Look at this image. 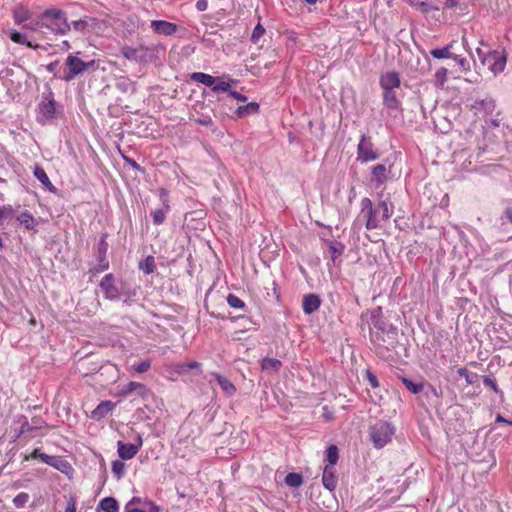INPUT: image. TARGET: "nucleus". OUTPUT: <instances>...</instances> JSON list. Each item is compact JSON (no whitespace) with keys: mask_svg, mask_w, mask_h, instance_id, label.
<instances>
[{"mask_svg":"<svg viewBox=\"0 0 512 512\" xmlns=\"http://www.w3.org/2000/svg\"><path fill=\"white\" fill-rule=\"evenodd\" d=\"M325 460L328 462L326 466L334 467L337 464L339 460V450L336 445L332 444L326 449Z\"/></svg>","mask_w":512,"mask_h":512,"instance_id":"4c0bfd02","label":"nucleus"},{"mask_svg":"<svg viewBox=\"0 0 512 512\" xmlns=\"http://www.w3.org/2000/svg\"><path fill=\"white\" fill-rule=\"evenodd\" d=\"M194 121L202 126L211 127L214 125L213 119L208 115H203L201 117L195 118Z\"/></svg>","mask_w":512,"mask_h":512,"instance_id":"4d7b16f0","label":"nucleus"},{"mask_svg":"<svg viewBox=\"0 0 512 512\" xmlns=\"http://www.w3.org/2000/svg\"><path fill=\"white\" fill-rule=\"evenodd\" d=\"M507 62L505 52H499L497 50L489 51L486 56L482 59V63L487 65L489 70L497 75L504 71Z\"/></svg>","mask_w":512,"mask_h":512,"instance_id":"1a4fd4ad","label":"nucleus"},{"mask_svg":"<svg viewBox=\"0 0 512 512\" xmlns=\"http://www.w3.org/2000/svg\"><path fill=\"white\" fill-rule=\"evenodd\" d=\"M365 378L369 382L370 386L372 388H378L379 387V381L377 376L371 371V369L365 370Z\"/></svg>","mask_w":512,"mask_h":512,"instance_id":"5fc2aeb1","label":"nucleus"},{"mask_svg":"<svg viewBox=\"0 0 512 512\" xmlns=\"http://www.w3.org/2000/svg\"><path fill=\"white\" fill-rule=\"evenodd\" d=\"M394 434V427L388 422H378L370 428L371 441L375 448H383Z\"/></svg>","mask_w":512,"mask_h":512,"instance_id":"423d86ee","label":"nucleus"},{"mask_svg":"<svg viewBox=\"0 0 512 512\" xmlns=\"http://www.w3.org/2000/svg\"><path fill=\"white\" fill-rule=\"evenodd\" d=\"M151 28L156 34L170 36L177 31L178 26L165 20H153L151 21Z\"/></svg>","mask_w":512,"mask_h":512,"instance_id":"dca6fc26","label":"nucleus"},{"mask_svg":"<svg viewBox=\"0 0 512 512\" xmlns=\"http://www.w3.org/2000/svg\"><path fill=\"white\" fill-rule=\"evenodd\" d=\"M370 319V342L374 341V335L377 334L378 336H383L390 328H397L384 319L382 308L380 306L372 310Z\"/></svg>","mask_w":512,"mask_h":512,"instance_id":"0eeeda50","label":"nucleus"},{"mask_svg":"<svg viewBox=\"0 0 512 512\" xmlns=\"http://www.w3.org/2000/svg\"><path fill=\"white\" fill-rule=\"evenodd\" d=\"M139 269L146 274H151L155 270V259L149 255L144 260L139 262Z\"/></svg>","mask_w":512,"mask_h":512,"instance_id":"ea45409f","label":"nucleus"},{"mask_svg":"<svg viewBox=\"0 0 512 512\" xmlns=\"http://www.w3.org/2000/svg\"><path fill=\"white\" fill-rule=\"evenodd\" d=\"M217 78V82H215L214 85H212V90L214 92H227L229 94L231 88H230V84L228 82H225L223 80H221L220 77H216Z\"/></svg>","mask_w":512,"mask_h":512,"instance_id":"a18cd8bd","label":"nucleus"},{"mask_svg":"<svg viewBox=\"0 0 512 512\" xmlns=\"http://www.w3.org/2000/svg\"><path fill=\"white\" fill-rule=\"evenodd\" d=\"M452 46H453V43L450 42L443 48L432 49L430 51V55L435 59H447V58L458 59V55L453 54L451 52Z\"/></svg>","mask_w":512,"mask_h":512,"instance_id":"bb28decb","label":"nucleus"},{"mask_svg":"<svg viewBox=\"0 0 512 512\" xmlns=\"http://www.w3.org/2000/svg\"><path fill=\"white\" fill-rule=\"evenodd\" d=\"M483 383L486 387L492 389L496 394H503V392L498 388L496 380L491 375L483 376Z\"/></svg>","mask_w":512,"mask_h":512,"instance_id":"49530a36","label":"nucleus"},{"mask_svg":"<svg viewBox=\"0 0 512 512\" xmlns=\"http://www.w3.org/2000/svg\"><path fill=\"white\" fill-rule=\"evenodd\" d=\"M371 344L378 357L382 359H393V353L398 354V328H390L383 336L374 335V341L371 342Z\"/></svg>","mask_w":512,"mask_h":512,"instance_id":"f03ea898","label":"nucleus"},{"mask_svg":"<svg viewBox=\"0 0 512 512\" xmlns=\"http://www.w3.org/2000/svg\"><path fill=\"white\" fill-rule=\"evenodd\" d=\"M150 367H151V361L150 360H144V361H141L138 364L133 365V369L137 373H145L146 371L149 370Z\"/></svg>","mask_w":512,"mask_h":512,"instance_id":"6e6d98bb","label":"nucleus"},{"mask_svg":"<svg viewBox=\"0 0 512 512\" xmlns=\"http://www.w3.org/2000/svg\"><path fill=\"white\" fill-rule=\"evenodd\" d=\"M376 208L378 212L381 211V219L386 221L392 216L394 206L385 199L380 200Z\"/></svg>","mask_w":512,"mask_h":512,"instance_id":"72a5a7b5","label":"nucleus"},{"mask_svg":"<svg viewBox=\"0 0 512 512\" xmlns=\"http://www.w3.org/2000/svg\"><path fill=\"white\" fill-rule=\"evenodd\" d=\"M0 212L2 214V218H13L14 217V209L11 205H4L0 207Z\"/></svg>","mask_w":512,"mask_h":512,"instance_id":"bf43d9fd","label":"nucleus"},{"mask_svg":"<svg viewBox=\"0 0 512 512\" xmlns=\"http://www.w3.org/2000/svg\"><path fill=\"white\" fill-rule=\"evenodd\" d=\"M281 366L282 363L280 360L270 357H265L261 363L262 370L269 372H278Z\"/></svg>","mask_w":512,"mask_h":512,"instance_id":"f704fd0d","label":"nucleus"},{"mask_svg":"<svg viewBox=\"0 0 512 512\" xmlns=\"http://www.w3.org/2000/svg\"><path fill=\"white\" fill-rule=\"evenodd\" d=\"M29 501L28 493L21 492L17 494L13 499V504L16 508H22Z\"/></svg>","mask_w":512,"mask_h":512,"instance_id":"de8ad7c7","label":"nucleus"},{"mask_svg":"<svg viewBox=\"0 0 512 512\" xmlns=\"http://www.w3.org/2000/svg\"><path fill=\"white\" fill-rule=\"evenodd\" d=\"M379 85L382 90H395L400 87V75L396 71H389L380 76Z\"/></svg>","mask_w":512,"mask_h":512,"instance_id":"4468645a","label":"nucleus"},{"mask_svg":"<svg viewBox=\"0 0 512 512\" xmlns=\"http://www.w3.org/2000/svg\"><path fill=\"white\" fill-rule=\"evenodd\" d=\"M227 303L230 307L235 309H242L245 307L244 301L232 293L228 294Z\"/></svg>","mask_w":512,"mask_h":512,"instance_id":"37998d69","label":"nucleus"},{"mask_svg":"<svg viewBox=\"0 0 512 512\" xmlns=\"http://www.w3.org/2000/svg\"><path fill=\"white\" fill-rule=\"evenodd\" d=\"M159 196L162 207L151 213L154 225H162L166 220L167 213L170 211L168 191L165 188H160Z\"/></svg>","mask_w":512,"mask_h":512,"instance_id":"9b49d317","label":"nucleus"},{"mask_svg":"<svg viewBox=\"0 0 512 512\" xmlns=\"http://www.w3.org/2000/svg\"><path fill=\"white\" fill-rule=\"evenodd\" d=\"M96 511L99 512H119L118 501L111 496L103 498L97 505Z\"/></svg>","mask_w":512,"mask_h":512,"instance_id":"393cba45","label":"nucleus"},{"mask_svg":"<svg viewBox=\"0 0 512 512\" xmlns=\"http://www.w3.org/2000/svg\"><path fill=\"white\" fill-rule=\"evenodd\" d=\"M39 429V426L37 425H32L31 423H29L26 419L25 421L21 424L20 426V431L19 433L20 434H24V433H27V432H31V431H34V430H37Z\"/></svg>","mask_w":512,"mask_h":512,"instance_id":"13d9d810","label":"nucleus"},{"mask_svg":"<svg viewBox=\"0 0 512 512\" xmlns=\"http://www.w3.org/2000/svg\"><path fill=\"white\" fill-rule=\"evenodd\" d=\"M54 460L56 461H53L50 466L54 467L55 469L61 472H66V470L70 468L69 463L65 459H63V457L55 456Z\"/></svg>","mask_w":512,"mask_h":512,"instance_id":"c03bdc74","label":"nucleus"},{"mask_svg":"<svg viewBox=\"0 0 512 512\" xmlns=\"http://www.w3.org/2000/svg\"><path fill=\"white\" fill-rule=\"evenodd\" d=\"M321 305V299L316 294H308L303 298V311L305 314L310 315L317 311Z\"/></svg>","mask_w":512,"mask_h":512,"instance_id":"412c9836","label":"nucleus"},{"mask_svg":"<svg viewBox=\"0 0 512 512\" xmlns=\"http://www.w3.org/2000/svg\"><path fill=\"white\" fill-rule=\"evenodd\" d=\"M383 105L389 111L403 112L401 101L398 98L396 90H383Z\"/></svg>","mask_w":512,"mask_h":512,"instance_id":"2eb2a0df","label":"nucleus"},{"mask_svg":"<svg viewBox=\"0 0 512 512\" xmlns=\"http://www.w3.org/2000/svg\"><path fill=\"white\" fill-rule=\"evenodd\" d=\"M133 392H135L142 399H147L152 395L151 390L148 389L144 384L134 381H130L124 385L119 394L121 396H127Z\"/></svg>","mask_w":512,"mask_h":512,"instance_id":"ddd939ff","label":"nucleus"},{"mask_svg":"<svg viewBox=\"0 0 512 512\" xmlns=\"http://www.w3.org/2000/svg\"><path fill=\"white\" fill-rule=\"evenodd\" d=\"M126 163H128L133 169L140 171L142 173L145 172V169L141 167L134 159L123 156Z\"/></svg>","mask_w":512,"mask_h":512,"instance_id":"69168bd1","label":"nucleus"},{"mask_svg":"<svg viewBox=\"0 0 512 512\" xmlns=\"http://www.w3.org/2000/svg\"><path fill=\"white\" fill-rule=\"evenodd\" d=\"M84 19H85V22H87L88 31H93L97 27H99L100 24L104 23V21H101L95 17L86 16V17H84Z\"/></svg>","mask_w":512,"mask_h":512,"instance_id":"864d4df0","label":"nucleus"},{"mask_svg":"<svg viewBox=\"0 0 512 512\" xmlns=\"http://www.w3.org/2000/svg\"><path fill=\"white\" fill-rule=\"evenodd\" d=\"M33 174L48 191L52 193L57 192V188L52 184L47 173L40 165H35Z\"/></svg>","mask_w":512,"mask_h":512,"instance_id":"4be33fe9","label":"nucleus"},{"mask_svg":"<svg viewBox=\"0 0 512 512\" xmlns=\"http://www.w3.org/2000/svg\"><path fill=\"white\" fill-rule=\"evenodd\" d=\"M360 206H361V212L362 213L371 211L372 207H374L371 199L368 198V197H364L361 200Z\"/></svg>","mask_w":512,"mask_h":512,"instance_id":"680f3d73","label":"nucleus"},{"mask_svg":"<svg viewBox=\"0 0 512 512\" xmlns=\"http://www.w3.org/2000/svg\"><path fill=\"white\" fill-rule=\"evenodd\" d=\"M58 103L50 87L42 94V100L37 106V121L41 124L52 123L61 112L57 110Z\"/></svg>","mask_w":512,"mask_h":512,"instance_id":"7ed1b4c3","label":"nucleus"},{"mask_svg":"<svg viewBox=\"0 0 512 512\" xmlns=\"http://www.w3.org/2000/svg\"><path fill=\"white\" fill-rule=\"evenodd\" d=\"M13 18L16 24L23 25L31 19V12L25 8H17L13 11Z\"/></svg>","mask_w":512,"mask_h":512,"instance_id":"e433bc0d","label":"nucleus"},{"mask_svg":"<svg viewBox=\"0 0 512 512\" xmlns=\"http://www.w3.org/2000/svg\"><path fill=\"white\" fill-rule=\"evenodd\" d=\"M190 79L192 81H195V82H198V83H201L207 87H212V85L215 84V82H217V78L210 75V74H206V73H203V72H194L190 75Z\"/></svg>","mask_w":512,"mask_h":512,"instance_id":"c756f323","label":"nucleus"},{"mask_svg":"<svg viewBox=\"0 0 512 512\" xmlns=\"http://www.w3.org/2000/svg\"><path fill=\"white\" fill-rule=\"evenodd\" d=\"M471 109L483 113L484 115H490L495 110V101L491 97L476 99L471 105Z\"/></svg>","mask_w":512,"mask_h":512,"instance_id":"f3484780","label":"nucleus"},{"mask_svg":"<svg viewBox=\"0 0 512 512\" xmlns=\"http://www.w3.org/2000/svg\"><path fill=\"white\" fill-rule=\"evenodd\" d=\"M144 504L147 507L144 512H161V507L151 500H144Z\"/></svg>","mask_w":512,"mask_h":512,"instance_id":"052dcab7","label":"nucleus"},{"mask_svg":"<svg viewBox=\"0 0 512 512\" xmlns=\"http://www.w3.org/2000/svg\"><path fill=\"white\" fill-rule=\"evenodd\" d=\"M186 367H188V370H195V375H200L202 373L201 370V363L197 361H189L186 362Z\"/></svg>","mask_w":512,"mask_h":512,"instance_id":"e2e57ef3","label":"nucleus"},{"mask_svg":"<svg viewBox=\"0 0 512 512\" xmlns=\"http://www.w3.org/2000/svg\"><path fill=\"white\" fill-rule=\"evenodd\" d=\"M9 37L14 43L25 45L32 49H38L40 47L38 44L33 45L32 42L27 40V37L25 34L19 32V31H16V30H12L9 34Z\"/></svg>","mask_w":512,"mask_h":512,"instance_id":"2f4dec72","label":"nucleus"},{"mask_svg":"<svg viewBox=\"0 0 512 512\" xmlns=\"http://www.w3.org/2000/svg\"><path fill=\"white\" fill-rule=\"evenodd\" d=\"M379 217L376 207H372L371 211L366 212L365 227L367 230H374L379 227Z\"/></svg>","mask_w":512,"mask_h":512,"instance_id":"473e14b6","label":"nucleus"},{"mask_svg":"<svg viewBox=\"0 0 512 512\" xmlns=\"http://www.w3.org/2000/svg\"><path fill=\"white\" fill-rule=\"evenodd\" d=\"M386 172L387 169L384 164H377L372 167V181L376 183L377 187L383 185L387 181Z\"/></svg>","mask_w":512,"mask_h":512,"instance_id":"a878e982","label":"nucleus"},{"mask_svg":"<svg viewBox=\"0 0 512 512\" xmlns=\"http://www.w3.org/2000/svg\"><path fill=\"white\" fill-rule=\"evenodd\" d=\"M264 33L265 28L260 23H258L251 34V42L254 44L258 43L259 39L264 35Z\"/></svg>","mask_w":512,"mask_h":512,"instance_id":"09e8293b","label":"nucleus"},{"mask_svg":"<svg viewBox=\"0 0 512 512\" xmlns=\"http://www.w3.org/2000/svg\"><path fill=\"white\" fill-rule=\"evenodd\" d=\"M44 21L43 19H41L40 17L38 18V20H35V21H30L29 23H24L22 25V27L24 29H28V30H31V31H37V30H40L42 28H44Z\"/></svg>","mask_w":512,"mask_h":512,"instance_id":"8fccbe9b","label":"nucleus"},{"mask_svg":"<svg viewBox=\"0 0 512 512\" xmlns=\"http://www.w3.org/2000/svg\"><path fill=\"white\" fill-rule=\"evenodd\" d=\"M117 448L118 455L122 460H130L138 453L137 447L132 445V443L118 441Z\"/></svg>","mask_w":512,"mask_h":512,"instance_id":"b1692460","label":"nucleus"},{"mask_svg":"<svg viewBox=\"0 0 512 512\" xmlns=\"http://www.w3.org/2000/svg\"><path fill=\"white\" fill-rule=\"evenodd\" d=\"M379 158V154L373 150V143L371 137L365 134L361 136V139L357 146V160L362 163L374 161Z\"/></svg>","mask_w":512,"mask_h":512,"instance_id":"9d476101","label":"nucleus"},{"mask_svg":"<svg viewBox=\"0 0 512 512\" xmlns=\"http://www.w3.org/2000/svg\"><path fill=\"white\" fill-rule=\"evenodd\" d=\"M399 380L403 383V385L406 387V389L412 393V394H419L424 389L423 382H415L412 379L406 377V376H398Z\"/></svg>","mask_w":512,"mask_h":512,"instance_id":"c85d7f7f","label":"nucleus"},{"mask_svg":"<svg viewBox=\"0 0 512 512\" xmlns=\"http://www.w3.org/2000/svg\"><path fill=\"white\" fill-rule=\"evenodd\" d=\"M323 486L329 491H334L337 485V477L335 468L332 466H325L322 474Z\"/></svg>","mask_w":512,"mask_h":512,"instance_id":"aec40b11","label":"nucleus"},{"mask_svg":"<svg viewBox=\"0 0 512 512\" xmlns=\"http://www.w3.org/2000/svg\"><path fill=\"white\" fill-rule=\"evenodd\" d=\"M457 374H458L460 377H464V378H465V380H466V383H467V384H473V383H474V378H476V377H477V375H476V374L471 375V374L469 373V371L467 370V368H465V367H460V368H458V370H457Z\"/></svg>","mask_w":512,"mask_h":512,"instance_id":"603ef678","label":"nucleus"},{"mask_svg":"<svg viewBox=\"0 0 512 512\" xmlns=\"http://www.w3.org/2000/svg\"><path fill=\"white\" fill-rule=\"evenodd\" d=\"M322 241L328 246L331 261L333 264H336V259L345 251V245L342 242L336 240L322 238Z\"/></svg>","mask_w":512,"mask_h":512,"instance_id":"6ab92c4d","label":"nucleus"},{"mask_svg":"<svg viewBox=\"0 0 512 512\" xmlns=\"http://www.w3.org/2000/svg\"><path fill=\"white\" fill-rule=\"evenodd\" d=\"M58 65H59V60H55V61L49 63L48 65H46V70L50 73H53L55 78H60V76H61V75H57V73H56V69H57Z\"/></svg>","mask_w":512,"mask_h":512,"instance_id":"338daca9","label":"nucleus"},{"mask_svg":"<svg viewBox=\"0 0 512 512\" xmlns=\"http://www.w3.org/2000/svg\"><path fill=\"white\" fill-rule=\"evenodd\" d=\"M40 18L44 21V28L55 35L63 36L71 30V25L68 23L67 15L61 9H45L40 14Z\"/></svg>","mask_w":512,"mask_h":512,"instance_id":"f257e3e1","label":"nucleus"},{"mask_svg":"<svg viewBox=\"0 0 512 512\" xmlns=\"http://www.w3.org/2000/svg\"><path fill=\"white\" fill-rule=\"evenodd\" d=\"M65 512H76V499L74 496L69 497Z\"/></svg>","mask_w":512,"mask_h":512,"instance_id":"774afa93","label":"nucleus"},{"mask_svg":"<svg viewBox=\"0 0 512 512\" xmlns=\"http://www.w3.org/2000/svg\"><path fill=\"white\" fill-rule=\"evenodd\" d=\"M447 75H448V70L446 68H444V67L439 68L434 75L435 84L438 87H443L444 84L447 82Z\"/></svg>","mask_w":512,"mask_h":512,"instance_id":"a19ab883","label":"nucleus"},{"mask_svg":"<svg viewBox=\"0 0 512 512\" xmlns=\"http://www.w3.org/2000/svg\"><path fill=\"white\" fill-rule=\"evenodd\" d=\"M222 36L218 33V31H206L203 34L202 42L205 44L207 48H212L216 46L219 42L222 41Z\"/></svg>","mask_w":512,"mask_h":512,"instance_id":"7c9ffc66","label":"nucleus"},{"mask_svg":"<svg viewBox=\"0 0 512 512\" xmlns=\"http://www.w3.org/2000/svg\"><path fill=\"white\" fill-rule=\"evenodd\" d=\"M259 111V104L257 102H250L245 105L239 106L236 109L238 117H244L246 115L255 114Z\"/></svg>","mask_w":512,"mask_h":512,"instance_id":"c9c22d12","label":"nucleus"},{"mask_svg":"<svg viewBox=\"0 0 512 512\" xmlns=\"http://www.w3.org/2000/svg\"><path fill=\"white\" fill-rule=\"evenodd\" d=\"M112 472L117 479H121L125 473V463L121 460H114L112 462Z\"/></svg>","mask_w":512,"mask_h":512,"instance_id":"79ce46f5","label":"nucleus"},{"mask_svg":"<svg viewBox=\"0 0 512 512\" xmlns=\"http://www.w3.org/2000/svg\"><path fill=\"white\" fill-rule=\"evenodd\" d=\"M71 25V27L75 30V31H78V32H81V33H85L88 31V28H87V22H85V19H79V20H75V21H72L71 23H69Z\"/></svg>","mask_w":512,"mask_h":512,"instance_id":"3c124183","label":"nucleus"},{"mask_svg":"<svg viewBox=\"0 0 512 512\" xmlns=\"http://www.w3.org/2000/svg\"><path fill=\"white\" fill-rule=\"evenodd\" d=\"M94 64H95L94 60L85 62L82 59L78 58L77 56L70 54L66 58L65 69H64L63 74L60 76V79L66 81V82H70L73 79H75V77L82 75L89 68L93 67Z\"/></svg>","mask_w":512,"mask_h":512,"instance_id":"20e7f679","label":"nucleus"},{"mask_svg":"<svg viewBox=\"0 0 512 512\" xmlns=\"http://www.w3.org/2000/svg\"><path fill=\"white\" fill-rule=\"evenodd\" d=\"M115 403L109 400L101 401L91 412V418L101 420L105 418L115 407Z\"/></svg>","mask_w":512,"mask_h":512,"instance_id":"a211bd4d","label":"nucleus"},{"mask_svg":"<svg viewBox=\"0 0 512 512\" xmlns=\"http://www.w3.org/2000/svg\"><path fill=\"white\" fill-rule=\"evenodd\" d=\"M99 286L104 293V297L108 300H115L120 295L112 273L106 274L100 281Z\"/></svg>","mask_w":512,"mask_h":512,"instance_id":"f8f14e48","label":"nucleus"},{"mask_svg":"<svg viewBox=\"0 0 512 512\" xmlns=\"http://www.w3.org/2000/svg\"><path fill=\"white\" fill-rule=\"evenodd\" d=\"M120 53L125 59L141 64L151 63L154 59L152 49L144 45L138 47L124 45L121 47Z\"/></svg>","mask_w":512,"mask_h":512,"instance_id":"39448f33","label":"nucleus"},{"mask_svg":"<svg viewBox=\"0 0 512 512\" xmlns=\"http://www.w3.org/2000/svg\"><path fill=\"white\" fill-rule=\"evenodd\" d=\"M285 483L289 487L297 488L303 483V476L300 473L290 472L285 477Z\"/></svg>","mask_w":512,"mask_h":512,"instance_id":"58836bf2","label":"nucleus"},{"mask_svg":"<svg viewBox=\"0 0 512 512\" xmlns=\"http://www.w3.org/2000/svg\"><path fill=\"white\" fill-rule=\"evenodd\" d=\"M500 220H505L506 222L512 224V205L507 206L500 217Z\"/></svg>","mask_w":512,"mask_h":512,"instance_id":"0e129e2a","label":"nucleus"},{"mask_svg":"<svg viewBox=\"0 0 512 512\" xmlns=\"http://www.w3.org/2000/svg\"><path fill=\"white\" fill-rule=\"evenodd\" d=\"M108 233L101 234L99 242L94 250V256L98 261V265L94 268V273H100L109 269V261L107 260V251L109 244L107 242Z\"/></svg>","mask_w":512,"mask_h":512,"instance_id":"6e6552de","label":"nucleus"},{"mask_svg":"<svg viewBox=\"0 0 512 512\" xmlns=\"http://www.w3.org/2000/svg\"><path fill=\"white\" fill-rule=\"evenodd\" d=\"M17 221L20 222L21 225L25 227L26 230L32 231L35 230L37 226V221L34 216L27 210L22 211L18 216H16Z\"/></svg>","mask_w":512,"mask_h":512,"instance_id":"cd10ccee","label":"nucleus"},{"mask_svg":"<svg viewBox=\"0 0 512 512\" xmlns=\"http://www.w3.org/2000/svg\"><path fill=\"white\" fill-rule=\"evenodd\" d=\"M212 376L218 382L226 396L231 397L236 393L235 385L227 377L216 372L212 373Z\"/></svg>","mask_w":512,"mask_h":512,"instance_id":"5701e85b","label":"nucleus"}]
</instances>
